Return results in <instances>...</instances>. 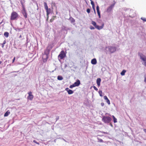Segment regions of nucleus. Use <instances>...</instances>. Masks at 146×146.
Segmentation results:
<instances>
[{"label":"nucleus","mask_w":146,"mask_h":146,"mask_svg":"<svg viewBox=\"0 0 146 146\" xmlns=\"http://www.w3.org/2000/svg\"><path fill=\"white\" fill-rule=\"evenodd\" d=\"M53 46L51 44L49 45L44 50V53L42 54V61L44 63L47 62L48 58V56L50 50L52 48Z\"/></svg>","instance_id":"f257e3e1"},{"label":"nucleus","mask_w":146,"mask_h":146,"mask_svg":"<svg viewBox=\"0 0 146 146\" xmlns=\"http://www.w3.org/2000/svg\"><path fill=\"white\" fill-rule=\"evenodd\" d=\"M104 50L106 54H108L109 52L111 54L116 51V47L114 46H106L105 47Z\"/></svg>","instance_id":"f03ea898"},{"label":"nucleus","mask_w":146,"mask_h":146,"mask_svg":"<svg viewBox=\"0 0 146 146\" xmlns=\"http://www.w3.org/2000/svg\"><path fill=\"white\" fill-rule=\"evenodd\" d=\"M102 121L108 125L112 121L111 118L109 116H102Z\"/></svg>","instance_id":"7ed1b4c3"},{"label":"nucleus","mask_w":146,"mask_h":146,"mask_svg":"<svg viewBox=\"0 0 146 146\" xmlns=\"http://www.w3.org/2000/svg\"><path fill=\"white\" fill-rule=\"evenodd\" d=\"M20 17V16L15 11H13L11 14L10 20H17Z\"/></svg>","instance_id":"20e7f679"},{"label":"nucleus","mask_w":146,"mask_h":146,"mask_svg":"<svg viewBox=\"0 0 146 146\" xmlns=\"http://www.w3.org/2000/svg\"><path fill=\"white\" fill-rule=\"evenodd\" d=\"M44 8L46 10V17L47 19L46 20H48L49 18V15L51 13V10L50 8H48V6L46 2H44Z\"/></svg>","instance_id":"39448f33"},{"label":"nucleus","mask_w":146,"mask_h":146,"mask_svg":"<svg viewBox=\"0 0 146 146\" xmlns=\"http://www.w3.org/2000/svg\"><path fill=\"white\" fill-rule=\"evenodd\" d=\"M66 53L64 50H62L60 52L58 56V58L60 61L61 60L63 59L66 57Z\"/></svg>","instance_id":"423d86ee"},{"label":"nucleus","mask_w":146,"mask_h":146,"mask_svg":"<svg viewBox=\"0 0 146 146\" xmlns=\"http://www.w3.org/2000/svg\"><path fill=\"white\" fill-rule=\"evenodd\" d=\"M138 56L140 57L141 59L143 61V63H142V64L144 65L145 66H146V56L144 55L142 53H138Z\"/></svg>","instance_id":"0eeeda50"},{"label":"nucleus","mask_w":146,"mask_h":146,"mask_svg":"<svg viewBox=\"0 0 146 146\" xmlns=\"http://www.w3.org/2000/svg\"><path fill=\"white\" fill-rule=\"evenodd\" d=\"M92 24L96 29H98V30H100L103 29L104 26V23H103L102 24L101 26H99V25H97L96 23L94 21H92Z\"/></svg>","instance_id":"6e6552de"},{"label":"nucleus","mask_w":146,"mask_h":146,"mask_svg":"<svg viewBox=\"0 0 146 146\" xmlns=\"http://www.w3.org/2000/svg\"><path fill=\"white\" fill-rule=\"evenodd\" d=\"M21 13L25 18L26 19L27 18L28 14L25 8L23 9L21 11Z\"/></svg>","instance_id":"1a4fd4ad"},{"label":"nucleus","mask_w":146,"mask_h":146,"mask_svg":"<svg viewBox=\"0 0 146 146\" xmlns=\"http://www.w3.org/2000/svg\"><path fill=\"white\" fill-rule=\"evenodd\" d=\"M71 28L70 27H67L64 26H62L61 28V31H66V34L67 33V31L68 30H70Z\"/></svg>","instance_id":"9d476101"},{"label":"nucleus","mask_w":146,"mask_h":146,"mask_svg":"<svg viewBox=\"0 0 146 146\" xmlns=\"http://www.w3.org/2000/svg\"><path fill=\"white\" fill-rule=\"evenodd\" d=\"M28 94L29 96H28V99L30 100H32L33 98V96L32 94V92L31 91L29 92H28Z\"/></svg>","instance_id":"9b49d317"},{"label":"nucleus","mask_w":146,"mask_h":146,"mask_svg":"<svg viewBox=\"0 0 146 146\" xmlns=\"http://www.w3.org/2000/svg\"><path fill=\"white\" fill-rule=\"evenodd\" d=\"M114 5V4H112L110 6L108 7L107 9L106 12L108 13L110 12L113 7Z\"/></svg>","instance_id":"f8f14e48"},{"label":"nucleus","mask_w":146,"mask_h":146,"mask_svg":"<svg viewBox=\"0 0 146 146\" xmlns=\"http://www.w3.org/2000/svg\"><path fill=\"white\" fill-rule=\"evenodd\" d=\"M65 90H66L68 94H71L74 93V91L69 89L68 88H65Z\"/></svg>","instance_id":"ddd939ff"},{"label":"nucleus","mask_w":146,"mask_h":146,"mask_svg":"<svg viewBox=\"0 0 146 146\" xmlns=\"http://www.w3.org/2000/svg\"><path fill=\"white\" fill-rule=\"evenodd\" d=\"M68 20H70L71 23L73 25H74L75 24V19L72 17H70Z\"/></svg>","instance_id":"4468645a"},{"label":"nucleus","mask_w":146,"mask_h":146,"mask_svg":"<svg viewBox=\"0 0 146 146\" xmlns=\"http://www.w3.org/2000/svg\"><path fill=\"white\" fill-rule=\"evenodd\" d=\"M73 84L75 87L78 86L80 84V81L78 79L76 80V82Z\"/></svg>","instance_id":"2eb2a0df"},{"label":"nucleus","mask_w":146,"mask_h":146,"mask_svg":"<svg viewBox=\"0 0 146 146\" xmlns=\"http://www.w3.org/2000/svg\"><path fill=\"white\" fill-rule=\"evenodd\" d=\"M101 81V79L100 78H98L97 79L96 83L98 87L100 86Z\"/></svg>","instance_id":"dca6fc26"},{"label":"nucleus","mask_w":146,"mask_h":146,"mask_svg":"<svg viewBox=\"0 0 146 146\" xmlns=\"http://www.w3.org/2000/svg\"><path fill=\"white\" fill-rule=\"evenodd\" d=\"M97 62L96 58H94L92 59L91 61V63L93 65H95L97 64Z\"/></svg>","instance_id":"f3484780"},{"label":"nucleus","mask_w":146,"mask_h":146,"mask_svg":"<svg viewBox=\"0 0 146 146\" xmlns=\"http://www.w3.org/2000/svg\"><path fill=\"white\" fill-rule=\"evenodd\" d=\"M104 99L106 100V102H107V103H108V105H110V100L108 99V98L107 96H104Z\"/></svg>","instance_id":"a211bd4d"},{"label":"nucleus","mask_w":146,"mask_h":146,"mask_svg":"<svg viewBox=\"0 0 146 146\" xmlns=\"http://www.w3.org/2000/svg\"><path fill=\"white\" fill-rule=\"evenodd\" d=\"M13 28L14 30L17 31H20L24 28V27L23 28H19V27L16 28L14 27H13Z\"/></svg>","instance_id":"6ab92c4d"},{"label":"nucleus","mask_w":146,"mask_h":146,"mask_svg":"<svg viewBox=\"0 0 146 146\" xmlns=\"http://www.w3.org/2000/svg\"><path fill=\"white\" fill-rule=\"evenodd\" d=\"M20 3H21L22 5V9L25 8V6L24 4V3H25V1L24 0H21L20 1Z\"/></svg>","instance_id":"aec40b11"},{"label":"nucleus","mask_w":146,"mask_h":146,"mask_svg":"<svg viewBox=\"0 0 146 146\" xmlns=\"http://www.w3.org/2000/svg\"><path fill=\"white\" fill-rule=\"evenodd\" d=\"M10 112L9 110H7L4 114V116L7 117L10 114Z\"/></svg>","instance_id":"412c9836"},{"label":"nucleus","mask_w":146,"mask_h":146,"mask_svg":"<svg viewBox=\"0 0 146 146\" xmlns=\"http://www.w3.org/2000/svg\"><path fill=\"white\" fill-rule=\"evenodd\" d=\"M113 118V121L114 123H116L117 122V119L113 115H112L111 116Z\"/></svg>","instance_id":"4be33fe9"},{"label":"nucleus","mask_w":146,"mask_h":146,"mask_svg":"<svg viewBox=\"0 0 146 146\" xmlns=\"http://www.w3.org/2000/svg\"><path fill=\"white\" fill-rule=\"evenodd\" d=\"M9 34L7 32H5L4 34V35L7 38L9 36Z\"/></svg>","instance_id":"5701e85b"},{"label":"nucleus","mask_w":146,"mask_h":146,"mask_svg":"<svg viewBox=\"0 0 146 146\" xmlns=\"http://www.w3.org/2000/svg\"><path fill=\"white\" fill-rule=\"evenodd\" d=\"M126 72V70H123L120 73L121 75L122 76L124 75Z\"/></svg>","instance_id":"b1692460"},{"label":"nucleus","mask_w":146,"mask_h":146,"mask_svg":"<svg viewBox=\"0 0 146 146\" xmlns=\"http://www.w3.org/2000/svg\"><path fill=\"white\" fill-rule=\"evenodd\" d=\"M63 79V77L59 75L57 76V79L58 80H62Z\"/></svg>","instance_id":"393cba45"},{"label":"nucleus","mask_w":146,"mask_h":146,"mask_svg":"<svg viewBox=\"0 0 146 146\" xmlns=\"http://www.w3.org/2000/svg\"><path fill=\"white\" fill-rule=\"evenodd\" d=\"M54 40L55 41H56L58 40V36H56V35L55 33H54Z\"/></svg>","instance_id":"a878e982"},{"label":"nucleus","mask_w":146,"mask_h":146,"mask_svg":"<svg viewBox=\"0 0 146 146\" xmlns=\"http://www.w3.org/2000/svg\"><path fill=\"white\" fill-rule=\"evenodd\" d=\"M98 140V142H103L104 141L103 140L101 139L98 138H97Z\"/></svg>","instance_id":"bb28decb"},{"label":"nucleus","mask_w":146,"mask_h":146,"mask_svg":"<svg viewBox=\"0 0 146 146\" xmlns=\"http://www.w3.org/2000/svg\"><path fill=\"white\" fill-rule=\"evenodd\" d=\"M98 93L100 95V96L102 97L103 96L102 92V91L101 90H99L98 91Z\"/></svg>","instance_id":"cd10ccee"},{"label":"nucleus","mask_w":146,"mask_h":146,"mask_svg":"<svg viewBox=\"0 0 146 146\" xmlns=\"http://www.w3.org/2000/svg\"><path fill=\"white\" fill-rule=\"evenodd\" d=\"M91 1V4L92 5V7L95 6V4L94 3L93 1L92 0H90Z\"/></svg>","instance_id":"c85d7f7f"},{"label":"nucleus","mask_w":146,"mask_h":146,"mask_svg":"<svg viewBox=\"0 0 146 146\" xmlns=\"http://www.w3.org/2000/svg\"><path fill=\"white\" fill-rule=\"evenodd\" d=\"M19 37L20 38H21V40H22L24 39V36H22L21 35H20Z\"/></svg>","instance_id":"c756f323"},{"label":"nucleus","mask_w":146,"mask_h":146,"mask_svg":"<svg viewBox=\"0 0 146 146\" xmlns=\"http://www.w3.org/2000/svg\"><path fill=\"white\" fill-rule=\"evenodd\" d=\"M141 19L144 22L146 21V18L142 17L141 18Z\"/></svg>","instance_id":"7c9ffc66"},{"label":"nucleus","mask_w":146,"mask_h":146,"mask_svg":"<svg viewBox=\"0 0 146 146\" xmlns=\"http://www.w3.org/2000/svg\"><path fill=\"white\" fill-rule=\"evenodd\" d=\"M91 10L90 9L88 8L86 10V12L88 13H90Z\"/></svg>","instance_id":"2f4dec72"},{"label":"nucleus","mask_w":146,"mask_h":146,"mask_svg":"<svg viewBox=\"0 0 146 146\" xmlns=\"http://www.w3.org/2000/svg\"><path fill=\"white\" fill-rule=\"evenodd\" d=\"M74 87H75V86H74L73 84L72 85H70L69 86V88H72Z\"/></svg>","instance_id":"473e14b6"},{"label":"nucleus","mask_w":146,"mask_h":146,"mask_svg":"<svg viewBox=\"0 0 146 146\" xmlns=\"http://www.w3.org/2000/svg\"><path fill=\"white\" fill-rule=\"evenodd\" d=\"M92 7L93 9L94 10V14L95 15H96V12L95 9V6L94 7Z\"/></svg>","instance_id":"72a5a7b5"},{"label":"nucleus","mask_w":146,"mask_h":146,"mask_svg":"<svg viewBox=\"0 0 146 146\" xmlns=\"http://www.w3.org/2000/svg\"><path fill=\"white\" fill-rule=\"evenodd\" d=\"M90 29L91 30H94L95 29V28L92 26H90Z\"/></svg>","instance_id":"f704fd0d"},{"label":"nucleus","mask_w":146,"mask_h":146,"mask_svg":"<svg viewBox=\"0 0 146 146\" xmlns=\"http://www.w3.org/2000/svg\"><path fill=\"white\" fill-rule=\"evenodd\" d=\"M33 142L36 143V144H37L38 145L39 144V142H37L36 140H34L33 141Z\"/></svg>","instance_id":"c9c22d12"},{"label":"nucleus","mask_w":146,"mask_h":146,"mask_svg":"<svg viewBox=\"0 0 146 146\" xmlns=\"http://www.w3.org/2000/svg\"><path fill=\"white\" fill-rule=\"evenodd\" d=\"M93 87L94 88V89L95 90H96V91H98V89L95 86H93Z\"/></svg>","instance_id":"e433bc0d"},{"label":"nucleus","mask_w":146,"mask_h":146,"mask_svg":"<svg viewBox=\"0 0 146 146\" xmlns=\"http://www.w3.org/2000/svg\"><path fill=\"white\" fill-rule=\"evenodd\" d=\"M96 10H97V11H98V10H99V6L97 5V6H96Z\"/></svg>","instance_id":"4c0bfd02"},{"label":"nucleus","mask_w":146,"mask_h":146,"mask_svg":"<svg viewBox=\"0 0 146 146\" xmlns=\"http://www.w3.org/2000/svg\"><path fill=\"white\" fill-rule=\"evenodd\" d=\"M16 59V57H14L13 58V60H12V63H13L15 61V60Z\"/></svg>","instance_id":"58836bf2"},{"label":"nucleus","mask_w":146,"mask_h":146,"mask_svg":"<svg viewBox=\"0 0 146 146\" xmlns=\"http://www.w3.org/2000/svg\"><path fill=\"white\" fill-rule=\"evenodd\" d=\"M108 125H110V126H111V127H113V126L111 122H110V123H109V124Z\"/></svg>","instance_id":"ea45409f"},{"label":"nucleus","mask_w":146,"mask_h":146,"mask_svg":"<svg viewBox=\"0 0 146 146\" xmlns=\"http://www.w3.org/2000/svg\"><path fill=\"white\" fill-rule=\"evenodd\" d=\"M59 119V117L58 116H56V121H57Z\"/></svg>","instance_id":"a19ab883"},{"label":"nucleus","mask_w":146,"mask_h":146,"mask_svg":"<svg viewBox=\"0 0 146 146\" xmlns=\"http://www.w3.org/2000/svg\"><path fill=\"white\" fill-rule=\"evenodd\" d=\"M89 103L88 102H86V103L85 102H84V104L86 106H88L87 103Z\"/></svg>","instance_id":"79ce46f5"},{"label":"nucleus","mask_w":146,"mask_h":146,"mask_svg":"<svg viewBox=\"0 0 146 146\" xmlns=\"http://www.w3.org/2000/svg\"><path fill=\"white\" fill-rule=\"evenodd\" d=\"M16 44H15V42H14V44H13V46L14 47V48H16V49H17V48L16 47Z\"/></svg>","instance_id":"37998d69"},{"label":"nucleus","mask_w":146,"mask_h":146,"mask_svg":"<svg viewBox=\"0 0 146 146\" xmlns=\"http://www.w3.org/2000/svg\"><path fill=\"white\" fill-rule=\"evenodd\" d=\"M144 81L145 82H146V75L144 76Z\"/></svg>","instance_id":"c03bdc74"},{"label":"nucleus","mask_w":146,"mask_h":146,"mask_svg":"<svg viewBox=\"0 0 146 146\" xmlns=\"http://www.w3.org/2000/svg\"><path fill=\"white\" fill-rule=\"evenodd\" d=\"M39 18L40 19L41 17V11H40L39 13Z\"/></svg>","instance_id":"a18cd8bd"},{"label":"nucleus","mask_w":146,"mask_h":146,"mask_svg":"<svg viewBox=\"0 0 146 146\" xmlns=\"http://www.w3.org/2000/svg\"><path fill=\"white\" fill-rule=\"evenodd\" d=\"M52 5H53L54 6H56V4L55 3H54V2H52Z\"/></svg>","instance_id":"49530a36"},{"label":"nucleus","mask_w":146,"mask_h":146,"mask_svg":"<svg viewBox=\"0 0 146 146\" xmlns=\"http://www.w3.org/2000/svg\"><path fill=\"white\" fill-rule=\"evenodd\" d=\"M101 106L102 107L104 106V104L103 102L101 103Z\"/></svg>","instance_id":"de8ad7c7"},{"label":"nucleus","mask_w":146,"mask_h":146,"mask_svg":"<svg viewBox=\"0 0 146 146\" xmlns=\"http://www.w3.org/2000/svg\"><path fill=\"white\" fill-rule=\"evenodd\" d=\"M97 11L98 15H99L100 14V10H98V11Z\"/></svg>","instance_id":"09e8293b"},{"label":"nucleus","mask_w":146,"mask_h":146,"mask_svg":"<svg viewBox=\"0 0 146 146\" xmlns=\"http://www.w3.org/2000/svg\"><path fill=\"white\" fill-rule=\"evenodd\" d=\"M6 40H5L3 41V44H5V43H6Z\"/></svg>","instance_id":"8fccbe9b"},{"label":"nucleus","mask_w":146,"mask_h":146,"mask_svg":"<svg viewBox=\"0 0 146 146\" xmlns=\"http://www.w3.org/2000/svg\"><path fill=\"white\" fill-rule=\"evenodd\" d=\"M20 57V56L19 55H18L16 57V59L17 60Z\"/></svg>","instance_id":"3c124183"},{"label":"nucleus","mask_w":146,"mask_h":146,"mask_svg":"<svg viewBox=\"0 0 146 146\" xmlns=\"http://www.w3.org/2000/svg\"><path fill=\"white\" fill-rule=\"evenodd\" d=\"M29 42V41L28 40V37H27V40H26V42L28 43Z\"/></svg>","instance_id":"603ef678"},{"label":"nucleus","mask_w":146,"mask_h":146,"mask_svg":"<svg viewBox=\"0 0 146 146\" xmlns=\"http://www.w3.org/2000/svg\"><path fill=\"white\" fill-rule=\"evenodd\" d=\"M110 115V116H111V115L109 114V113H106L105 114V115Z\"/></svg>","instance_id":"864d4df0"},{"label":"nucleus","mask_w":146,"mask_h":146,"mask_svg":"<svg viewBox=\"0 0 146 146\" xmlns=\"http://www.w3.org/2000/svg\"><path fill=\"white\" fill-rule=\"evenodd\" d=\"M1 44L2 45V47L3 48L4 46V44H3V43L2 44H1Z\"/></svg>","instance_id":"5fc2aeb1"},{"label":"nucleus","mask_w":146,"mask_h":146,"mask_svg":"<svg viewBox=\"0 0 146 146\" xmlns=\"http://www.w3.org/2000/svg\"><path fill=\"white\" fill-rule=\"evenodd\" d=\"M67 66V65L66 64H65L64 65V68H66Z\"/></svg>","instance_id":"6e6d98bb"},{"label":"nucleus","mask_w":146,"mask_h":146,"mask_svg":"<svg viewBox=\"0 0 146 146\" xmlns=\"http://www.w3.org/2000/svg\"><path fill=\"white\" fill-rule=\"evenodd\" d=\"M98 16L99 18H101V14L98 15Z\"/></svg>","instance_id":"4d7b16f0"},{"label":"nucleus","mask_w":146,"mask_h":146,"mask_svg":"<svg viewBox=\"0 0 146 146\" xmlns=\"http://www.w3.org/2000/svg\"><path fill=\"white\" fill-rule=\"evenodd\" d=\"M102 133H106V134H108V133H107V132H104V131H102Z\"/></svg>","instance_id":"13d9d810"},{"label":"nucleus","mask_w":146,"mask_h":146,"mask_svg":"<svg viewBox=\"0 0 146 146\" xmlns=\"http://www.w3.org/2000/svg\"><path fill=\"white\" fill-rule=\"evenodd\" d=\"M28 43L26 42V43H25V45L26 46V47H27V45H28Z\"/></svg>","instance_id":"bf43d9fd"},{"label":"nucleus","mask_w":146,"mask_h":146,"mask_svg":"<svg viewBox=\"0 0 146 146\" xmlns=\"http://www.w3.org/2000/svg\"><path fill=\"white\" fill-rule=\"evenodd\" d=\"M56 14H57L58 13V11L57 10H56Z\"/></svg>","instance_id":"052dcab7"},{"label":"nucleus","mask_w":146,"mask_h":146,"mask_svg":"<svg viewBox=\"0 0 146 146\" xmlns=\"http://www.w3.org/2000/svg\"><path fill=\"white\" fill-rule=\"evenodd\" d=\"M144 131H145V132L146 133V129H144Z\"/></svg>","instance_id":"680f3d73"},{"label":"nucleus","mask_w":146,"mask_h":146,"mask_svg":"<svg viewBox=\"0 0 146 146\" xmlns=\"http://www.w3.org/2000/svg\"><path fill=\"white\" fill-rule=\"evenodd\" d=\"M28 21L30 23V24H31V22H30V20H29V19H28Z\"/></svg>","instance_id":"e2e57ef3"},{"label":"nucleus","mask_w":146,"mask_h":146,"mask_svg":"<svg viewBox=\"0 0 146 146\" xmlns=\"http://www.w3.org/2000/svg\"><path fill=\"white\" fill-rule=\"evenodd\" d=\"M28 21L30 23V24H31V22H30V20H29V19H28Z\"/></svg>","instance_id":"0e129e2a"},{"label":"nucleus","mask_w":146,"mask_h":146,"mask_svg":"<svg viewBox=\"0 0 146 146\" xmlns=\"http://www.w3.org/2000/svg\"><path fill=\"white\" fill-rule=\"evenodd\" d=\"M28 21L30 23V24H31V22H30V20H29V19H28Z\"/></svg>","instance_id":"69168bd1"},{"label":"nucleus","mask_w":146,"mask_h":146,"mask_svg":"<svg viewBox=\"0 0 146 146\" xmlns=\"http://www.w3.org/2000/svg\"><path fill=\"white\" fill-rule=\"evenodd\" d=\"M37 10H38V6L37 4Z\"/></svg>","instance_id":"338daca9"},{"label":"nucleus","mask_w":146,"mask_h":146,"mask_svg":"<svg viewBox=\"0 0 146 146\" xmlns=\"http://www.w3.org/2000/svg\"><path fill=\"white\" fill-rule=\"evenodd\" d=\"M63 140H64L65 141V142H66V141L64 139V138H63Z\"/></svg>","instance_id":"774afa93"}]
</instances>
